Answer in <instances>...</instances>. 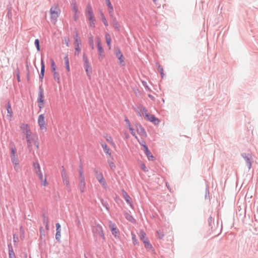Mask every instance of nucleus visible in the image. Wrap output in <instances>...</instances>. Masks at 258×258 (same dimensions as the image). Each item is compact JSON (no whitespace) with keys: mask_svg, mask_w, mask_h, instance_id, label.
Masks as SVG:
<instances>
[{"mask_svg":"<svg viewBox=\"0 0 258 258\" xmlns=\"http://www.w3.org/2000/svg\"><path fill=\"white\" fill-rule=\"evenodd\" d=\"M60 10L59 9L58 5L51 7L50 10V18L52 20L56 21L57 18L60 14Z\"/></svg>","mask_w":258,"mask_h":258,"instance_id":"1","label":"nucleus"},{"mask_svg":"<svg viewBox=\"0 0 258 258\" xmlns=\"http://www.w3.org/2000/svg\"><path fill=\"white\" fill-rule=\"evenodd\" d=\"M95 175L96 179L98 180L99 182L103 186L104 188L107 187V183L103 177L102 173L100 172L97 169H95L94 170Z\"/></svg>","mask_w":258,"mask_h":258,"instance_id":"2","label":"nucleus"},{"mask_svg":"<svg viewBox=\"0 0 258 258\" xmlns=\"http://www.w3.org/2000/svg\"><path fill=\"white\" fill-rule=\"evenodd\" d=\"M83 60L84 62V67L86 72L87 75L88 77H90V75L92 72V67L90 66L89 60L85 54H84L83 56Z\"/></svg>","mask_w":258,"mask_h":258,"instance_id":"3","label":"nucleus"},{"mask_svg":"<svg viewBox=\"0 0 258 258\" xmlns=\"http://www.w3.org/2000/svg\"><path fill=\"white\" fill-rule=\"evenodd\" d=\"M26 126V138L27 140V143L29 148L32 146V143L34 141L33 136L31 135L32 133L30 129L28 128V124L25 125Z\"/></svg>","mask_w":258,"mask_h":258,"instance_id":"4","label":"nucleus"},{"mask_svg":"<svg viewBox=\"0 0 258 258\" xmlns=\"http://www.w3.org/2000/svg\"><path fill=\"white\" fill-rule=\"evenodd\" d=\"M85 14L88 21L95 20L94 13L90 4H88L85 10Z\"/></svg>","mask_w":258,"mask_h":258,"instance_id":"5","label":"nucleus"},{"mask_svg":"<svg viewBox=\"0 0 258 258\" xmlns=\"http://www.w3.org/2000/svg\"><path fill=\"white\" fill-rule=\"evenodd\" d=\"M93 231L95 235H99L103 239H105V236L103 233V228L101 225L98 224L94 227Z\"/></svg>","mask_w":258,"mask_h":258,"instance_id":"6","label":"nucleus"},{"mask_svg":"<svg viewBox=\"0 0 258 258\" xmlns=\"http://www.w3.org/2000/svg\"><path fill=\"white\" fill-rule=\"evenodd\" d=\"M241 156L246 163L247 166L249 169L251 167L252 158L250 154L247 153H243Z\"/></svg>","mask_w":258,"mask_h":258,"instance_id":"7","label":"nucleus"},{"mask_svg":"<svg viewBox=\"0 0 258 258\" xmlns=\"http://www.w3.org/2000/svg\"><path fill=\"white\" fill-rule=\"evenodd\" d=\"M97 46L98 49V53L99 55V59H102L104 57V50L102 46L99 38H98L97 40Z\"/></svg>","mask_w":258,"mask_h":258,"instance_id":"8","label":"nucleus"},{"mask_svg":"<svg viewBox=\"0 0 258 258\" xmlns=\"http://www.w3.org/2000/svg\"><path fill=\"white\" fill-rule=\"evenodd\" d=\"M38 123L41 130H46L44 114H42L39 115L38 119Z\"/></svg>","mask_w":258,"mask_h":258,"instance_id":"9","label":"nucleus"},{"mask_svg":"<svg viewBox=\"0 0 258 258\" xmlns=\"http://www.w3.org/2000/svg\"><path fill=\"white\" fill-rule=\"evenodd\" d=\"M136 111L139 116H144L145 117H146V115L148 114L147 110L143 105H140L138 107Z\"/></svg>","mask_w":258,"mask_h":258,"instance_id":"10","label":"nucleus"},{"mask_svg":"<svg viewBox=\"0 0 258 258\" xmlns=\"http://www.w3.org/2000/svg\"><path fill=\"white\" fill-rule=\"evenodd\" d=\"M136 130L137 133L143 137H146L147 135L145 131V130L143 126L140 124H138L136 125Z\"/></svg>","mask_w":258,"mask_h":258,"instance_id":"11","label":"nucleus"},{"mask_svg":"<svg viewBox=\"0 0 258 258\" xmlns=\"http://www.w3.org/2000/svg\"><path fill=\"white\" fill-rule=\"evenodd\" d=\"M147 120H149L155 124H158L160 121L159 120L156 118L154 115L150 114L149 113L146 115V117H145Z\"/></svg>","mask_w":258,"mask_h":258,"instance_id":"12","label":"nucleus"},{"mask_svg":"<svg viewBox=\"0 0 258 258\" xmlns=\"http://www.w3.org/2000/svg\"><path fill=\"white\" fill-rule=\"evenodd\" d=\"M111 18V25L117 31H119V26L114 14L109 15Z\"/></svg>","mask_w":258,"mask_h":258,"instance_id":"13","label":"nucleus"},{"mask_svg":"<svg viewBox=\"0 0 258 258\" xmlns=\"http://www.w3.org/2000/svg\"><path fill=\"white\" fill-rule=\"evenodd\" d=\"M44 96L43 92V89L42 85H40L39 88L38 97L37 98V102L42 103L44 102Z\"/></svg>","mask_w":258,"mask_h":258,"instance_id":"14","label":"nucleus"},{"mask_svg":"<svg viewBox=\"0 0 258 258\" xmlns=\"http://www.w3.org/2000/svg\"><path fill=\"white\" fill-rule=\"evenodd\" d=\"M143 147L145 149V154L148 157V160L150 161H153L155 159V157L152 155L147 146L144 145Z\"/></svg>","mask_w":258,"mask_h":258,"instance_id":"15","label":"nucleus"},{"mask_svg":"<svg viewBox=\"0 0 258 258\" xmlns=\"http://www.w3.org/2000/svg\"><path fill=\"white\" fill-rule=\"evenodd\" d=\"M44 73H45V64L44 62V60L42 56H41V72L40 74L39 75V79L42 81L44 76Z\"/></svg>","mask_w":258,"mask_h":258,"instance_id":"16","label":"nucleus"},{"mask_svg":"<svg viewBox=\"0 0 258 258\" xmlns=\"http://www.w3.org/2000/svg\"><path fill=\"white\" fill-rule=\"evenodd\" d=\"M115 54L117 58L119 60L120 64L124 62V57L119 48H117L115 50Z\"/></svg>","mask_w":258,"mask_h":258,"instance_id":"17","label":"nucleus"},{"mask_svg":"<svg viewBox=\"0 0 258 258\" xmlns=\"http://www.w3.org/2000/svg\"><path fill=\"white\" fill-rule=\"evenodd\" d=\"M81 45V41H77L75 40L74 42L75 49V55H79L80 52L81 51L80 46Z\"/></svg>","mask_w":258,"mask_h":258,"instance_id":"18","label":"nucleus"},{"mask_svg":"<svg viewBox=\"0 0 258 258\" xmlns=\"http://www.w3.org/2000/svg\"><path fill=\"white\" fill-rule=\"evenodd\" d=\"M86 182L85 179H79V187L81 192H84L85 190Z\"/></svg>","mask_w":258,"mask_h":258,"instance_id":"19","label":"nucleus"},{"mask_svg":"<svg viewBox=\"0 0 258 258\" xmlns=\"http://www.w3.org/2000/svg\"><path fill=\"white\" fill-rule=\"evenodd\" d=\"M12 162L14 165V168L15 171L17 172L19 171V161L17 157H13L12 158Z\"/></svg>","mask_w":258,"mask_h":258,"instance_id":"20","label":"nucleus"},{"mask_svg":"<svg viewBox=\"0 0 258 258\" xmlns=\"http://www.w3.org/2000/svg\"><path fill=\"white\" fill-rule=\"evenodd\" d=\"M106 5L108 8V13L109 15L114 14L113 7L110 1V0H105Z\"/></svg>","mask_w":258,"mask_h":258,"instance_id":"21","label":"nucleus"},{"mask_svg":"<svg viewBox=\"0 0 258 258\" xmlns=\"http://www.w3.org/2000/svg\"><path fill=\"white\" fill-rule=\"evenodd\" d=\"M9 249V257L16 258L15 254L13 250V248L11 243L8 244Z\"/></svg>","mask_w":258,"mask_h":258,"instance_id":"22","label":"nucleus"},{"mask_svg":"<svg viewBox=\"0 0 258 258\" xmlns=\"http://www.w3.org/2000/svg\"><path fill=\"white\" fill-rule=\"evenodd\" d=\"M7 110L8 114L7 115V117L11 118L13 116V110L11 108V105L10 101H8L7 105Z\"/></svg>","mask_w":258,"mask_h":258,"instance_id":"23","label":"nucleus"},{"mask_svg":"<svg viewBox=\"0 0 258 258\" xmlns=\"http://www.w3.org/2000/svg\"><path fill=\"white\" fill-rule=\"evenodd\" d=\"M62 179L63 182L66 185V187L69 188L70 186V180L68 175H62Z\"/></svg>","mask_w":258,"mask_h":258,"instance_id":"24","label":"nucleus"},{"mask_svg":"<svg viewBox=\"0 0 258 258\" xmlns=\"http://www.w3.org/2000/svg\"><path fill=\"white\" fill-rule=\"evenodd\" d=\"M38 175L39 179L41 180V184L45 186L47 184V181L46 178H43L42 172L38 173L37 174Z\"/></svg>","mask_w":258,"mask_h":258,"instance_id":"25","label":"nucleus"},{"mask_svg":"<svg viewBox=\"0 0 258 258\" xmlns=\"http://www.w3.org/2000/svg\"><path fill=\"white\" fill-rule=\"evenodd\" d=\"M101 146L103 149L104 152L106 154L109 155V156H111V153L110 152V149H109V147L107 146V145L105 143H102Z\"/></svg>","mask_w":258,"mask_h":258,"instance_id":"26","label":"nucleus"},{"mask_svg":"<svg viewBox=\"0 0 258 258\" xmlns=\"http://www.w3.org/2000/svg\"><path fill=\"white\" fill-rule=\"evenodd\" d=\"M105 40H106L107 46L109 47V48L110 49L111 39L110 34L108 33L106 34L105 35Z\"/></svg>","mask_w":258,"mask_h":258,"instance_id":"27","label":"nucleus"},{"mask_svg":"<svg viewBox=\"0 0 258 258\" xmlns=\"http://www.w3.org/2000/svg\"><path fill=\"white\" fill-rule=\"evenodd\" d=\"M72 7V11L73 12H74L76 14L79 13V11L78 9V6L76 4V3L75 1H73L71 3Z\"/></svg>","mask_w":258,"mask_h":258,"instance_id":"28","label":"nucleus"},{"mask_svg":"<svg viewBox=\"0 0 258 258\" xmlns=\"http://www.w3.org/2000/svg\"><path fill=\"white\" fill-rule=\"evenodd\" d=\"M64 61L66 65V68L68 72L70 71L69 66V59L68 55H66L64 58Z\"/></svg>","mask_w":258,"mask_h":258,"instance_id":"29","label":"nucleus"},{"mask_svg":"<svg viewBox=\"0 0 258 258\" xmlns=\"http://www.w3.org/2000/svg\"><path fill=\"white\" fill-rule=\"evenodd\" d=\"M33 167L35 169L36 174H38V173L41 172L40 170V165L38 162H35L33 163Z\"/></svg>","mask_w":258,"mask_h":258,"instance_id":"30","label":"nucleus"},{"mask_svg":"<svg viewBox=\"0 0 258 258\" xmlns=\"http://www.w3.org/2000/svg\"><path fill=\"white\" fill-rule=\"evenodd\" d=\"M125 217L128 221H129L133 223L135 221V220L134 218V217L131 215H130V214H128L127 213H126L125 214Z\"/></svg>","mask_w":258,"mask_h":258,"instance_id":"31","label":"nucleus"},{"mask_svg":"<svg viewBox=\"0 0 258 258\" xmlns=\"http://www.w3.org/2000/svg\"><path fill=\"white\" fill-rule=\"evenodd\" d=\"M157 66L158 67V71L159 72V73L161 75V78H163L164 76L163 68L159 63H157Z\"/></svg>","mask_w":258,"mask_h":258,"instance_id":"32","label":"nucleus"},{"mask_svg":"<svg viewBox=\"0 0 258 258\" xmlns=\"http://www.w3.org/2000/svg\"><path fill=\"white\" fill-rule=\"evenodd\" d=\"M143 242L144 243L145 247L146 248L149 249L152 248V245L150 243L149 241L148 240L147 238L144 240Z\"/></svg>","mask_w":258,"mask_h":258,"instance_id":"33","label":"nucleus"},{"mask_svg":"<svg viewBox=\"0 0 258 258\" xmlns=\"http://www.w3.org/2000/svg\"><path fill=\"white\" fill-rule=\"evenodd\" d=\"M101 20L105 26H108V23L106 19V18L102 12H101Z\"/></svg>","mask_w":258,"mask_h":258,"instance_id":"34","label":"nucleus"},{"mask_svg":"<svg viewBox=\"0 0 258 258\" xmlns=\"http://www.w3.org/2000/svg\"><path fill=\"white\" fill-rule=\"evenodd\" d=\"M43 224L49 223V218L45 214H42Z\"/></svg>","mask_w":258,"mask_h":258,"instance_id":"35","label":"nucleus"},{"mask_svg":"<svg viewBox=\"0 0 258 258\" xmlns=\"http://www.w3.org/2000/svg\"><path fill=\"white\" fill-rule=\"evenodd\" d=\"M124 198L125 201L126 202V203L127 204H130V205H131V198L126 193H125V194L124 195Z\"/></svg>","mask_w":258,"mask_h":258,"instance_id":"36","label":"nucleus"},{"mask_svg":"<svg viewBox=\"0 0 258 258\" xmlns=\"http://www.w3.org/2000/svg\"><path fill=\"white\" fill-rule=\"evenodd\" d=\"M80 170H79V178L80 179H85V176L84 175L83 170L82 169V167L81 166H80Z\"/></svg>","mask_w":258,"mask_h":258,"instance_id":"37","label":"nucleus"},{"mask_svg":"<svg viewBox=\"0 0 258 258\" xmlns=\"http://www.w3.org/2000/svg\"><path fill=\"white\" fill-rule=\"evenodd\" d=\"M61 231H56L55 238L57 241L60 242L61 237Z\"/></svg>","mask_w":258,"mask_h":258,"instance_id":"38","label":"nucleus"},{"mask_svg":"<svg viewBox=\"0 0 258 258\" xmlns=\"http://www.w3.org/2000/svg\"><path fill=\"white\" fill-rule=\"evenodd\" d=\"M132 238L133 242L135 245L138 244V242L136 238V236L135 234L132 233Z\"/></svg>","mask_w":258,"mask_h":258,"instance_id":"39","label":"nucleus"},{"mask_svg":"<svg viewBox=\"0 0 258 258\" xmlns=\"http://www.w3.org/2000/svg\"><path fill=\"white\" fill-rule=\"evenodd\" d=\"M39 39H36L35 40V42H34V44H35V45L37 48V50L38 51H40V44H39Z\"/></svg>","mask_w":258,"mask_h":258,"instance_id":"40","label":"nucleus"},{"mask_svg":"<svg viewBox=\"0 0 258 258\" xmlns=\"http://www.w3.org/2000/svg\"><path fill=\"white\" fill-rule=\"evenodd\" d=\"M51 67L52 69V73L56 72V66L55 64V62L52 59H51Z\"/></svg>","mask_w":258,"mask_h":258,"instance_id":"41","label":"nucleus"},{"mask_svg":"<svg viewBox=\"0 0 258 258\" xmlns=\"http://www.w3.org/2000/svg\"><path fill=\"white\" fill-rule=\"evenodd\" d=\"M164 234H163V232H162L161 230H159L157 231V236L159 239H162L164 237Z\"/></svg>","mask_w":258,"mask_h":258,"instance_id":"42","label":"nucleus"},{"mask_svg":"<svg viewBox=\"0 0 258 258\" xmlns=\"http://www.w3.org/2000/svg\"><path fill=\"white\" fill-rule=\"evenodd\" d=\"M101 204L102 206L108 211H109V206L107 202L104 201V200H101Z\"/></svg>","mask_w":258,"mask_h":258,"instance_id":"43","label":"nucleus"},{"mask_svg":"<svg viewBox=\"0 0 258 258\" xmlns=\"http://www.w3.org/2000/svg\"><path fill=\"white\" fill-rule=\"evenodd\" d=\"M140 239L143 240V241L146 239L145 238L146 233L144 232V231L141 230L140 231Z\"/></svg>","mask_w":258,"mask_h":258,"instance_id":"44","label":"nucleus"},{"mask_svg":"<svg viewBox=\"0 0 258 258\" xmlns=\"http://www.w3.org/2000/svg\"><path fill=\"white\" fill-rule=\"evenodd\" d=\"M107 162L109 165V167H110V169L112 170H114L115 168V166L114 164L113 163V162H112V161H111L109 160H108Z\"/></svg>","mask_w":258,"mask_h":258,"instance_id":"45","label":"nucleus"},{"mask_svg":"<svg viewBox=\"0 0 258 258\" xmlns=\"http://www.w3.org/2000/svg\"><path fill=\"white\" fill-rule=\"evenodd\" d=\"M142 84H143V85L144 86V87H145V89H146L147 91L151 92V89L149 87V86H148L147 83V82H145V81H143V82H142Z\"/></svg>","mask_w":258,"mask_h":258,"instance_id":"46","label":"nucleus"},{"mask_svg":"<svg viewBox=\"0 0 258 258\" xmlns=\"http://www.w3.org/2000/svg\"><path fill=\"white\" fill-rule=\"evenodd\" d=\"M109 228H110V230L112 231V230H113V228H116V225L115 224V223L110 221L109 222Z\"/></svg>","mask_w":258,"mask_h":258,"instance_id":"47","label":"nucleus"},{"mask_svg":"<svg viewBox=\"0 0 258 258\" xmlns=\"http://www.w3.org/2000/svg\"><path fill=\"white\" fill-rule=\"evenodd\" d=\"M53 77L56 81H57L58 83H59V75L56 72H54L53 73Z\"/></svg>","mask_w":258,"mask_h":258,"instance_id":"48","label":"nucleus"},{"mask_svg":"<svg viewBox=\"0 0 258 258\" xmlns=\"http://www.w3.org/2000/svg\"><path fill=\"white\" fill-rule=\"evenodd\" d=\"M113 230H112L111 231V233H112V234L113 235H114L115 237H117V234L119 233V231L117 229V228H113Z\"/></svg>","mask_w":258,"mask_h":258,"instance_id":"49","label":"nucleus"},{"mask_svg":"<svg viewBox=\"0 0 258 258\" xmlns=\"http://www.w3.org/2000/svg\"><path fill=\"white\" fill-rule=\"evenodd\" d=\"M93 36H91V37L89 38V43L90 45L91 46L92 49H93L94 48V42H93Z\"/></svg>","mask_w":258,"mask_h":258,"instance_id":"50","label":"nucleus"},{"mask_svg":"<svg viewBox=\"0 0 258 258\" xmlns=\"http://www.w3.org/2000/svg\"><path fill=\"white\" fill-rule=\"evenodd\" d=\"M13 157H17L16 155V151L15 148H12L11 149V158Z\"/></svg>","mask_w":258,"mask_h":258,"instance_id":"51","label":"nucleus"},{"mask_svg":"<svg viewBox=\"0 0 258 258\" xmlns=\"http://www.w3.org/2000/svg\"><path fill=\"white\" fill-rule=\"evenodd\" d=\"M106 140L108 143L112 144V145H114V143L113 142L112 139L110 136H107L106 138Z\"/></svg>","mask_w":258,"mask_h":258,"instance_id":"52","label":"nucleus"},{"mask_svg":"<svg viewBox=\"0 0 258 258\" xmlns=\"http://www.w3.org/2000/svg\"><path fill=\"white\" fill-rule=\"evenodd\" d=\"M130 131V132H131V134L136 138V139H137V136H136V134L135 133V132L134 131V129L132 127H131L130 128H128Z\"/></svg>","mask_w":258,"mask_h":258,"instance_id":"53","label":"nucleus"},{"mask_svg":"<svg viewBox=\"0 0 258 258\" xmlns=\"http://www.w3.org/2000/svg\"><path fill=\"white\" fill-rule=\"evenodd\" d=\"M96 20H92V21H89V25L91 27L94 28L95 27V22Z\"/></svg>","mask_w":258,"mask_h":258,"instance_id":"54","label":"nucleus"},{"mask_svg":"<svg viewBox=\"0 0 258 258\" xmlns=\"http://www.w3.org/2000/svg\"><path fill=\"white\" fill-rule=\"evenodd\" d=\"M75 223L78 226H79L81 224V222L78 215H76Z\"/></svg>","mask_w":258,"mask_h":258,"instance_id":"55","label":"nucleus"},{"mask_svg":"<svg viewBox=\"0 0 258 258\" xmlns=\"http://www.w3.org/2000/svg\"><path fill=\"white\" fill-rule=\"evenodd\" d=\"M74 38L75 40H77V41H80L79 38V34L77 31L75 32V34L74 35Z\"/></svg>","mask_w":258,"mask_h":258,"instance_id":"56","label":"nucleus"},{"mask_svg":"<svg viewBox=\"0 0 258 258\" xmlns=\"http://www.w3.org/2000/svg\"><path fill=\"white\" fill-rule=\"evenodd\" d=\"M209 190L208 187H207L206 189V193H205V199H208L209 197Z\"/></svg>","mask_w":258,"mask_h":258,"instance_id":"57","label":"nucleus"},{"mask_svg":"<svg viewBox=\"0 0 258 258\" xmlns=\"http://www.w3.org/2000/svg\"><path fill=\"white\" fill-rule=\"evenodd\" d=\"M208 222H209V226H211L212 223L214 222V219L211 216H210L209 218Z\"/></svg>","mask_w":258,"mask_h":258,"instance_id":"58","label":"nucleus"},{"mask_svg":"<svg viewBox=\"0 0 258 258\" xmlns=\"http://www.w3.org/2000/svg\"><path fill=\"white\" fill-rule=\"evenodd\" d=\"M18 240V237L16 235V234H14L13 235V241L14 242L17 243Z\"/></svg>","mask_w":258,"mask_h":258,"instance_id":"59","label":"nucleus"},{"mask_svg":"<svg viewBox=\"0 0 258 258\" xmlns=\"http://www.w3.org/2000/svg\"><path fill=\"white\" fill-rule=\"evenodd\" d=\"M124 121L126 123L127 127L128 128L132 127L131 125V124H130V122L129 120L127 118H125Z\"/></svg>","mask_w":258,"mask_h":258,"instance_id":"60","label":"nucleus"},{"mask_svg":"<svg viewBox=\"0 0 258 258\" xmlns=\"http://www.w3.org/2000/svg\"><path fill=\"white\" fill-rule=\"evenodd\" d=\"M55 226H56V231H61L60 225L59 224V223H57L55 224Z\"/></svg>","mask_w":258,"mask_h":258,"instance_id":"61","label":"nucleus"},{"mask_svg":"<svg viewBox=\"0 0 258 258\" xmlns=\"http://www.w3.org/2000/svg\"><path fill=\"white\" fill-rule=\"evenodd\" d=\"M141 168L142 170H143L145 172L148 171V170L147 169V168L144 164H142L141 165Z\"/></svg>","mask_w":258,"mask_h":258,"instance_id":"62","label":"nucleus"},{"mask_svg":"<svg viewBox=\"0 0 258 258\" xmlns=\"http://www.w3.org/2000/svg\"><path fill=\"white\" fill-rule=\"evenodd\" d=\"M38 107L39 108L41 109H42L43 106H44V102H42V103H40V102H38Z\"/></svg>","mask_w":258,"mask_h":258,"instance_id":"63","label":"nucleus"},{"mask_svg":"<svg viewBox=\"0 0 258 258\" xmlns=\"http://www.w3.org/2000/svg\"><path fill=\"white\" fill-rule=\"evenodd\" d=\"M78 17H78V14H76V13H75V15H74V17H73V18H74V20H75V21H76L78 20Z\"/></svg>","mask_w":258,"mask_h":258,"instance_id":"64","label":"nucleus"}]
</instances>
